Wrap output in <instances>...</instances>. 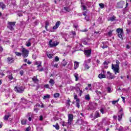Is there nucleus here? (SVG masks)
<instances>
[{"label": "nucleus", "mask_w": 131, "mask_h": 131, "mask_svg": "<svg viewBox=\"0 0 131 131\" xmlns=\"http://www.w3.org/2000/svg\"><path fill=\"white\" fill-rule=\"evenodd\" d=\"M79 95L80 96V97H81V95L82 94V93H83V91H82V90H79Z\"/></svg>", "instance_id": "3c124183"}, {"label": "nucleus", "mask_w": 131, "mask_h": 131, "mask_svg": "<svg viewBox=\"0 0 131 131\" xmlns=\"http://www.w3.org/2000/svg\"><path fill=\"white\" fill-rule=\"evenodd\" d=\"M49 45L50 48H54L55 47H57V46L59 45V42L57 41H53V40H50L49 41Z\"/></svg>", "instance_id": "39448f33"}, {"label": "nucleus", "mask_w": 131, "mask_h": 131, "mask_svg": "<svg viewBox=\"0 0 131 131\" xmlns=\"http://www.w3.org/2000/svg\"><path fill=\"white\" fill-rule=\"evenodd\" d=\"M49 25H50V23H49V21H46V23H45V26H49Z\"/></svg>", "instance_id": "0e129e2a"}, {"label": "nucleus", "mask_w": 131, "mask_h": 131, "mask_svg": "<svg viewBox=\"0 0 131 131\" xmlns=\"http://www.w3.org/2000/svg\"><path fill=\"white\" fill-rule=\"evenodd\" d=\"M126 33H130V29H126Z\"/></svg>", "instance_id": "4d7b16f0"}, {"label": "nucleus", "mask_w": 131, "mask_h": 131, "mask_svg": "<svg viewBox=\"0 0 131 131\" xmlns=\"http://www.w3.org/2000/svg\"><path fill=\"white\" fill-rule=\"evenodd\" d=\"M59 60H60V58H59V57H58V56H56L55 57V61L56 62H59Z\"/></svg>", "instance_id": "8fccbe9b"}, {"label": "nucleus", "mask_w": 131, "mask_h": 131, "mask_svg": "<svg viewBox=\"0 0 131 131\" xmlns=\"http://www.w3.org/2000/svg\"><path fill=\"white\" fill-rule=\"evenodd\" d=\"M85 100L86 101H90L91 100V96H90L89 94L85 95Z\"/></svg>", "instance_id": "cd10ccee"}, {"label": "nucleus", "mask_w": 131, "mask_h": 131, "mask_svg": "<svg viewBox=\"0 0 131 131\" xmlns=\"http://www.w3.org/2000/svg\"><path fill=\"white\" fill-rule=\"evenodd\" d=\"M0 7L1 9H3V10L6 9V5H5L3 2L0 3Z\"/></svg>", "instance_id": "a878e982"}, {"label": "nucleus", "mask_w": 131, "mask_h": 131, "mask_svg": "<svg viewBox=\"0 0 131 131\" xmlns=\"http://www.w3.org/2000/svg\"><path fill=\"white\" fill-rule=\"evenodd\" d=\"M11 114L9 113L6 114L4 117V120H8Z\"/></svg>", "instance_id": "f3484780"}, {"label": "nucleus", "mask_w": 131, "mask_h": 131, "mask_svg": "<svg viewBox=\"0 0 131 131\" xmlns=\"http://www.w3.org/2000/svg\"><path fill=\"white\" fill-rule=\"evenodd\" d=\"M44 88H45V89H49V90H51V87H50V85H49V84H45L44 85Z\"/></svg>", "instance_id": "a19ab883"}, {"label": "nucleus", "mask_w": 131, "mask_h": 131, "mask_svg": "<svg viewBox=\"0 0 131 131\" xmlns=\"http://www.w3.org/2000/svg\"><path fill=\"white\" fill-rule=\"evenodd\" d=\"M116 20V17H115L114 15L108 18L107 19V21H111L112 22H113V21H115Z\"/></svg>", "instance_id": "a211bd4d"}, {"label": "nucleus", "mask_w": 131, "mask_h": 131, "mask_svg": "<svg viewBox=\"0 0 131 131\" xmlns=\"http://www.w3.org/2000/svg\"><path fill=\"white\" fill-rule=\"evenodd\" d=\"M21 55L24 58H27L28 57V55L29 54V51L28 50L25 49V48H23L21 49Z\"/></svg>", "instance_id": "7ed1b4c3"}, {"label": "nucleus", "mask_w": 131, "mask_h": 131, "mask_svg": "<svg viewBox=\"0 0 131 131\" xmlns=\"http://www.w3.org/2000/svg\"><path fill=\"white\" fill-rule=\"evenodd\" d=\"M31 129V128L30 127V126H29L26 128L25 130L26 131H30Z\"/></svg>", "instance_id": "5fc2aeb1"}, {"label": "nucleus", "mask_w": 131, "mask_h": 131, "mask_svg": "<svg viewBox=\"0 0 131 131\" xmlns=\"http://www.w3.org/2000/svg\"><path fill=\"white\" fill-rule=\"evenodd\" d=\"M84 68L86 69H90V66H89V64L86 63V60L84 61Z\"/></svg>", "instance_id": "bb28decb"}, {"label": "nucleus", "mask_w": 131, "mask_h": 131, "mask_svg": "<svg viewBox=\"0 0 131 131\" xmlns=\"http://www.w3.org/2000/svg\"><path fill=\"white\" fill-rule=\"evenodd\" d=\"M97 65H99L100 64H101V61H100V59H96V62Z\"/></svg>", "instance_id": "a18cd8bd"}, {"label": "nucleus", "mask_w": 131, "mask_h": 131, "mask_svg": "<svg viewBox=\"0 0 131 131\" xmlns=\"http://www.w3.org/2000/svg\"><path fill=\"white\" fill-rule=\"evenodd\" d=\"M116 64H112V69L113 70L115 74H117L119 73V64L120 62L118 60H116Z\"/></svg>", "instance_id": "f257e3e1"}, {"label": "nucleus", "mask_w": 131, "mask_h": 131, "mask_svg": "<svg viewBox=\"0 0 131 131\" xmlns=\"http://www.w3.org/2000/svg\"><path fill=\"white\" fill-rule=\"evenodd\" d=\"M29 116L32 117V114L31 113H28V117H29Z\"/></svg>", "instance_id": "338daca9"}, {"label": "nucleus", "mask_w": 131, "mask_h": 131, "mask_svg": "<svg viewBox=\"0 0 131 131\" xmlns=\"http://www.w3.org/2000/svg\"><path fill=\"white\" fill-rule=\"evenodd\" d=\"M71 33L73 36H75V35H76V33L75 31H72Z\"/></svg>", "instance_id": "603ef678"}, {"label": "nucleus", "mask_w": 131, "mask_h": 131, "mask_svg": "<svg viewBox=\"0 0 131 131\" xmlns=\"http://www.w3.org/2000/svg\"><path fill=\"white\" fill-rule=\"evenodd\" d=\"M67 65V62L65 61V59L63 60V61L61 62V66L65 67Z\"/></svg>", "instance_id": "7c9ffc66"}, {"label": "nucleus", "mask_w": 131, "mask_h": 131, "mask_svg": "<svg viewBox=\"0 0 131 131\" xmlns=\"http://www.w3.org/2000/svg\"><path fill=\"white\" fill-rule=\"evenodd\" d=\"M31 40V39H29L26 42V46L27 47H30L31 46V42L30 41Z\"/></svg>", "instance_id": "5701e85b"}, {"label": "nucleus", "mask_w": 131, "mask_h": 131, "mask_svg": "<svg viewBox=\"0 0 131 131\" xmlns=\"http://www.w3.org/2000/svg\"><path fill=\"white\" fill-rule=\"evenodd\" d=\"M49 83L51 85V86H53L54 84H55V81L53 79H50L49 81Z\"/></svg>", "instance_id": "412c9836"}, {"label": "nucleus", "mask_w": 131, "mask_h": 131, "mask_svg": "<svg viewBox=\"0 0 131 131\" xmlns=\"http://www.w3.org/2000/svg\"><path fill=\"white\" fill-rule=\"evenodd\" d=\"M118 101H119V99H118L117 100L112 101V103L113 105H115V104H116V103H118Z\"/></svg>", "instance_id": "ea45409f"}, {"label": "nucleus", "mask_w": 131, "mask_h": 131, "mask_svg": "<svg viewBox=\"0 0 131 131\" xmlns=\"http://www.w3.org/2000/svg\"><path fill=\"white\" fill-rule=\"evenodd\" d=\"M107 78L108 79H113V78H115V76L112 75V74L111 73H110V72H107Z\"/></svg>", "instance_id": "1a4fd4ad"}, {"label": "nucleus", "mask_w": 131, "mask_h": 131, "mask_svg": "<svg viewBox=\"0 0 131 131\" xmlns=\"http://www.w3.org/2000/svg\"><path fill=\"white\" fill-rule=\"evenodd\" d=\"M19 74H20L21 76H22L23 74H24V71H23V70L20 71Z\"/></svg>", "instance_id": "6e6d98bb"}, {"label": "nucleus", "mask_w": 131, "mask_h": 131, "mask_svg": "<svg viewBox=\"0 0 131 131\" xmlns=\"http://www.w3.org/2000/svg\"><path fill=\"white\" fill-rule=\"evenodd\" d=\"M39 88H40V86H39V85H37L36 86V89H35V91H37V90H39Z\"/></svg>", "instance_id": "e2e57ef3"}, {"label": "nucleus", "mask_w": 131, "mask_h": 131, "mask_svg": "<svg viewBox=\"0 0 131 131\" xmlns=\"http://www.w3.org/2000/svg\"><path fill=\"white\" fill-rule=\"evenodd\" d=\"M26 122H27V119H23L21 120V123L22 125H25L26 124Z\"/></svg>", "instance_id": "c756f323"}, {"label": "nucleus", "mask_w": 131, "mask_h": 131, "mask_svg": "<svg viewBox=\"0 0 131 131\" xmlns=\"http://www.w3.org/2000/svg\"><path fill=\"white\" fill-rule=\"evenodd\" d=\"M108 35H112V31H110V32H108Z\"/></svg>", "instance_id": "774afa93"}, {"label": "nucleus", "mask_w": 131, "mask_h": 131, "mask_svg": "<svg viewBox=\"0 0 131 131\" xmlns=\"http://www.w3.org/2000/svg\"><path fill=\"white\" fill-rule=\"evenodd\" d=\"M91 54H92V50H84V55L86 56V57H90V56H91Z\"/></svg>", "instance_id": "9d476101"}, {"label": "nucleus", "mask_w": 131, "mask_h": 131, "mask_svg": "<svg viewBox=\"0 0 131 131\" xmlns=\"http://www.w3.org/2000/svg\"><path fill=\"white\" fill-rule=\"evenodd\" d=\"M98 77L100 79H102V78H106V75H105L103 74H100L98 75Z\"/></svg>", "instance_id": "393cba45"}, {"label": "nucleus", "mask_w": 131, "mask_h": 131, "mask_svg": "<svg viewBox=\"0 0 131 131\" xmlns=\"http://www.w3.org/2000/svg\"><path fill=\"white\" fill-rule=\"evenodd\" d=\"M74 99L76 100V106L77 108H80V100L79 99L77 98V95H75L74 96Z\"/></svg>", "instance_id": "6e6552de"}, {"label": "nucleus", "mask_w": 131, "mask_h": 131, "mask_svg": "<svg viewBox=\"0 0 131 131\" xmlns=\"http://www.w3.org/2000/svg\"><path fill=\"white\" fill-rule=\"evenodd\" d=\"M91 104L93 105V106H95V107L98 106V103L96 102H93L91 103Z\"/></svg>", "instance_id": "864d4df0"}, {"label": "nucleus", "mask_w": 131, "mask_h": 131, "mask_svg": "<svg viewBox=\"0 0 131 131\" xmlns=\"http://www.w3.org/2000/svg\"><path fill=\"white\" fill-rule=\"evenodd\" d=\"M99 6L101 9H104V8H105V4L103 3L99 4Z\"/></svg>", "instance_id": "f704fd0d"}, {"label": "nucleus", "mask_w": 131, "mask_h": 131, "mask_svg": "<svg viewBox=\"0 0 131 131\" xmlns=\"http://www.w3.org/2000/svg\"><path fill=\"white\" fill-rule=\"evenodd\" d=\"M80 31L81 32H86V31H88V29H85L84 30H81Z\"/></svg>", "instance_id": "13d9d810"}, {"label": "nucleus", "mask_w": 131, "mask_h": 131, "mask_svg": "<svg viewBox=\"0 0 131 131\" xmlns=\"http://www.w3.org/2000/svg\"><path fill=\"white\" fill-rule=\"evenodd\" d=\"M73 121V115L70 114L68 115V122L69 125H71V123Z\"/></svg>", "instance_id": "0eeeda50"}, {"label": "nucleus", "mask_w": 131, "mask_h": 131, "mask_svg": "<svg viewBox=\"0 0 131 131\" xmlns=\"http://www.w3.org/2000/svg\"><path fill=\"white\" fill-rule=\"evenodd\" d=\"M122 118V114L119 115L118 116V120L120 121V120H121Z\"/></svg>", "instance_id": "c03bdc74"}, {"label": "nucleus", "mask_w": 131, "mask_h": 131, "mask_svg": "<svg viewBox=\"0 0 131 131\" xmlns=\"http://www.w3.org/2000/svg\"><path fill=\"white\" fill-rule=\"evenodd\" d=\"M74 76L75 77V81H77L78 80V74L77 73H75L74 74Z\"/></svg>", "instance_id": "473e14b6"}, {"label": "nucleus", "mask_w": 131, "mask_h": 131, "mask_svg": "<svg viewBox=\"0 0 131 131\" xmlns=\"http://www.w3.org/2000/svg\"><path fill=\"white\" fill-rule=\"evenodd\" d=\"M47 57H48L49 59H52V58H53V54L48 53L47 54Z\"/></svg>", "instance_id": "79ce46f5"}, {"label": "nucleus", "mask_w": 131, "mask_h": 131, "mask_svg": "<svg viewBox=\"0 0 131 131\" xmlns=\"http://www.w3.org/2000/svg\"><path fill=\"white\" fill-rule=\"evenodd\" d=\"M109 64V62L105 61L103 62V65H108Z\"/></svg>", "instance_id": "052dcab7"}, {"label": "nucleus", "mask_w": 131, "mask_h": 131, "mask_svg": "<svg viewBox=\"0 0 131 131\" xmlns=\"http://www.w3.org/2000/svg\"><path fill=\"white\" fill-rule=\"evenodd\" d=\"M105 110H106V107L105 106H101L100 109V111L102 114H104L105 113Z\"/></svg>", "instance_id": "6ab92c4d"}, {"label": "nucleus", "mask_w": 131, "mask_h": 131, "mask_svg": "<svg viewBox=\"0 0 131 131\" xmlns=\"http://www.w3.org/2000/svg\"><path fill=\"white\" fill-rule=\"evenodd\" d=\"M116 32L118 33V36L120 37V38H122V35L123 34V29L118 28L117 29Z\"/></svg>", "instance_id": "423d86ee"}, {"label": "nucleus", "mask_w": 131, "mask_h": 131, "mask_svg": "<svg viewBox=\"0 0 131 131\" xmlns=\"http://www.w3.org/2000/svg\"><path fill=\"white\" fill-rule=\"evenodd\" d=\"M80 86H81V84L78 83L76 84V86L74 87V89L76 91V92H78V91H80Z\"/></svg>", "instance_id": "f8f14e48"}, {"label": "nucleus", "mask_w": 131, "mask_h": 131, "mask_svg": "<svg viewBox=\"0 0 131 131\" xmlns=\"http://www.w3.org/2000/svg\"><path fill=\"white\" fill-rule=\"evenodd\" d=\"M88 40H89V39L87 38H84L81 39V41L83 42V45H88Z\"/></svg>", "instance_id": "dca6fc26"}, {"label": "nucleus", "mask_w": 131, "mask_h": 131, "mask_svg": "<svg viewBox=\"0 0 131 131\" xmlns=\"http://www.w3.org/2000/svg\"><path fill=\"white\" fill-rule=\"evenodd\" d=\"M24 90H25V89L23 86H16L14 88V91H15L16 93H22L24 92Z\"/></svg>", "instance_id": "20e7f679"}, {"label": "nucleus", "mask_w": 131, "mask_h": 131, "mask_svg": "<svg viewBox=\"0 0 131 131\" xmlns=\"http://www.w3.org/2000/svg\"><path fill=\"white\" fill-rule=\"evenodd\" d=\"M66 106L69 108L70 107V99H68L66 102Z\"/></svg>", "instance_id": "2f4dec72"}, {"label": "nucleus", "mask_w": 131, "mask_h": 131, "mask_svg": "<svg viewBox=\"0 0 131 131\" xmlns=\"http://www.w3.org/2000/svg\"><path fill=\"white\" fill-rule=\"evenodd\" d=\"M15 24H16V21H13V22L8 21L7 28H8V29H10V30H11V31H13V30H14V26H15Z\"/></svg>", "instance_id": "f03ea898"}, {"label": "nucleus", "mask_w": 131, "mask_h": 131, "mask_svg": "<svg viewBox=\"0 0 131 131\" xmlns=\"http://www.w3.org/2000/svg\"><path fill=\"white\" fill-rule=\"evenodd\" d=\"M32 81H33L34 83H38L39 80L38 79H37V76H34L32 78Z\"/></svg>", "instance_id": "2eb2a0df"}, {"label": "nucleus", "mask_w": 131, "mask_h": 131, "mask_svg": "<svg viewBox=\"0 0 131 131\" xmlns=\"http://www.w3.org/2000/svg\"><path fill=\"white\" fill-rule=\"evenodd\" d=\"M62 37L64 38L65 41H69V40H68L69 38V35L68 34H63L62 35Z\"/></svg>", "instance_id": "4468645a"}, {"label": "nucleus", "mask_w": 131, "mask_h": 131, "mask_svg": "<svg viewBox=\"0 0 131 131\" xmlns=\"http://www.w3.org/2000/svg\"><path fill=\"white\" fill-rule=\"evenodd\" d=\"M118 7L119 8H123V6H122V5H121V3H118Z\"/></svg>", "instance_id": "49530a36"}, {"label": "nucleus", "mask_w": 131, "mask_h": 131, "mask_svg": "<svg viewBox=\"0 0 131 131\" xmlns=\"http://www.w3.org/2000/svg\"><path fill=\"white\" fill-rule=\"evenodd\" d=\"M21 100L23 103H24V104H26V102H26L27 100L26 99H25V98H21Z\"/></svg>", "instance_id": "de8ad7c7"}, {"label": "nucleus", "mask_w": 131, "mask_h": 131, "mask_svg": "<svg viewBox=\"0 0 131 131\" xmlns=\"http://www.w3.org/2000/svg\"><path fill=\"white\" fill-rule=\"evenodd\" d=\"M50 96L49 94H47L43 96V99H50Z\"/></svg>", "instance_id": "37998d69"}, {"label": "nucleus", "mask_w": 131, "mask_h": 131, "mask_svg": "<svg viewBox=\"0 0 131 131\" xmlns=\"http://www.w3.org/2000/svg\"><path fill=\"white\" fill-rule=\"evenodd\" d=\"M78 66H79V62L77 61L74 62V69H77L78 68Z\"/></svg>", "instance_id": "4be33fe9"}, {"label": "nucleus", "mask_w": 131, "mask_h": 131, "mask_svg": "<svg viewBox=\"0 0 131 131\" xmlns=\"http://www.w3.org/2000/svg\"><path fill=\"white\" fill-rule=\"evenodd\" d=\"M36 65H38L37 66V68H39V67H41V61H37L35 62Z\"/></svg>", "instance_id": "c85d7f7f"}, {"label": "nucleus", "mask_w": 131, "mask_h": 131, "mask_svg": "<svg viewBox=\"0 0 131 131\" xmlns=\"http://www.w3.org/2000/svg\"><path fill=\"white\" fill-rule=\"evenodd\" d=\"M64 10H65V11H66V12H70V11H71L70 8L67 7H64Z\"/></svg>", "instance_id": "e433bc0d"}, {"label": "nucleus", "mask_w": 131, "mask_h": 131, "mask_svg": "<svg viewBox=\"0 0 131 131\" xmlns=\"http://www.w3.org/2000/svg\"><path fill=\"white\" fill-rule=\"evenodd\" d=\"M53 67H54V68H58V64H55L52 65Z\"/></svg>", "instance_id": "680f3d73"}, {"label": "nucleus", "mask_w": 131, "mask_h": 131, "mask_svg": "<svg viewBox=\"0 0 131 131\" xmlns=\"http://www.w3.org/2000/svg\"><path fill=\"white\" fill-rule=\"evenodd\" d=\"M7 73H9V75L7 76V77L9 78L10 80H16V78L13 77V74L12 73H10V72H7Z\"/></svg>", "instance_id": "9b49d317"}, {"label": "nucleus", "mask_w": 131, "mask_h": 131, "mask_svg": "<svg viewBox=\"0 0 131 131\" xmlns=\"http://www.w3.org/2000/svg\"><path fill=\"white\" fill-rule=\"evenodd\" d=\"M72 68V62L71 61L68 64V68H69V69H70Z\"/></svg>", "instance_id": "c9c22d12"}, {"label": "nucleus", "mask_w": 131, "mask_h": 131, "mask_svg": "<svg viewBox=\"0 0 131 131\" xmlns=\"http://www.w3.org/2000/svg\"><path fill=\"white\" fill-rule=\"evenodd\" d=\"M53 127H55L56 129H57V130H58V129H60V126H59L58 123H57L56 125H53Z\"/></svg>", "instance_id": "72a5a7b5"}, {"label": "nucleus", "mask_w": 131, "mask_h": 131, "mask_svg": "<svg viewBox=\"0 0 131 131\" xmlns=\"http://www.w3.org/2000/svg\"><path fill=\"white\" fill-rule=\"evenodd\" d=\"M98 117H100V113H99L98 111H96L94 116V119H96V118H98Z\"/></svg>", "instance_id": "b1692460"}, {"label": "nucleus", "mask_w": 131, "mask_h": 131, "mask_svg": "<svg viewBox=\"0 0 131 131\" xmlns=\"http://www.w3.org/2000/svg\"><path fill=\"white\" fill-rule=\"evenodd\" d=\"M81 7H82V10H83V11H84V10H86L87 9L86 6H84V5H82Z\"/></svg>", "instance_id": "09e8293b"}, {"label": "nucleus", "mask_w": 131, "mask_h": 131, "mask_svg": "<svg viewBox=\"0 0 131 131\" xmlns=\"http://www.w3.org/2000/svg\"><path fill=\"white\" fill-rule=\"evenodd\" d=\"M60 97V94L59 93H55L54 95V98H59Z\"/></svg>", "instance_id": "58836bf2"}, {"label": "nucleus", "mask_w": 131, "mask_h": 131, "mask_svg": "<svg viewBox=\"0 0 131 131\" xmlns=\"http://www.w3.org/2000/svg\"><path fill=\"white\" fill-rule=\"evenodd\" d=\"M85 19L86 21H90V17L89 16H85Z\"/></svg>", "instance_id": "69168bd1"}, {"label": "nucleus", "mask_w": 131, "mask_h": 131, "mask_svg": "<svg viewBox=\"0 0 131 131\" xmlns=\"http://www.w3.org/2000/svg\"><path fill=\"white\" fill-rule=\"evenodd\" d=\"M7 60L9 63H13L15 61V59L13 57H8Z\"/></svg>", "instance_id": "aec40b11"}, {"label": "nucleus", "mask_w": 131, "mask_h": 131, "mask_svg": "<svg viewBox=\"0 0 131 131\" xmlns=\"http://www.w3.org/2000/svg\"><path fill=\"white\" fill-rule=\"evenodd\" d=\"M15 54L16 56H17L18 57H21V56H22V53H19V52H15Z\"/></svg>", "instance_id": "4c0bfd02"}, {"label": "nucleus", "mask_w": 131, "mask_h": 131, "mask_svg": "<svg viewBox=\"0 0 131 131\" xmlns=\"http://www.w3.org/2000/svg\"><path fill=\"white\" fill-rule=\"evenodd\" d=\"M61 25V21H58L56 23L55 25L53 27V29L56 30Z\"/></svg>", "instance_id": "ddd939ff"}, {"label": "nucleus", "mask_w": 131, "mask_h": 131, "mask_svg": "<svg viewBox=\"0 0 131 131\" xmlns=\"http://www.w3.org/2000/svg\"><path fill=\"white\" fill-rule=\"evenodd\" d=\"M107 92H108V93H111L112 92L111 88L110 87L107 88Z\"/></svg>", "instance_id": "bf43d9fd"}]
</instances>
